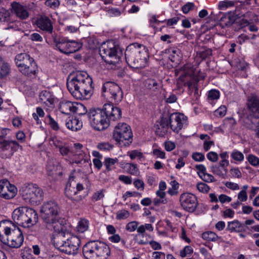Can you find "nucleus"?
Segmentation results:
<instances>
[{
  "mask_svg": "<svg viewBox=\"0 0 259 259\" xmlns=\"http://www.w3.org/2000/svg\"><path fill=\"white\" fill-rule=\"evenodd\" d=\"M192 158L195 161L197 162H201L203 161L205 157L203 154L199 152H194L192 155Z\"/></svg>",
  "mask_w": 259,
  "mask_h": 259,
  "instance_id": "nucleus-58",
  "label": "nucleus"
},
{
  "mask_svg": "<svg viewBox=\"0 0 259 259\" xmlns=\"http://www.w3.org/2000/svg\"><path fill=\"white\" fill-rule=\"evenodd\" d=\"M19 192L23 200L31 205H38L44 199L43 190L35 184L25 183L20 188Z\"/></svg>",
  "mask_w": 259,
  "mask_h": 259,
  "instance_id": "nucleus-8",
  "label": "nucleus"
},
{
  "mask_svg": "<svg viewBox=\"0 0 259 259\" xmlns=\"http://www.w3.org/2000/svg\"><path fill=\"white\" fill-rule=\"evenodd\" d=\"M248 106L252 112H256L259 113V98H253L249 101Z\"/></svg>",
  "mask_w": 259,
  "mask_h": 259,
  "instance_id": "nucleus-37",
  "label": "nucleus"
},
{
  "mask_svg": "<svg viewBox=\"0 0 259 259\" xmlns=\"http://www.w3.org/2000/svg\"><path fill=\"white\" fill-rule=\"evenodd\" d=\"M180 205L186 211L189 212H194L198 206L197 197L190 193H184L179 198Z\"/></svg>",
  "mask_w": 259,
  "mask_h": 259,
  "instance_id": "nucleus-14",
  "label": "nucleus"
},
{
  "mask_svg": "<svg viewBox=\"0 0 259 259\" xmlns=\"http://www.w3.org/2000/svg\"><path fill=\"white\" fill-rule=\"evenodd\" d=\"M19 70L24 75L28 76L35 75L38 71V68L36 63L33 60L28 64H24Z\"/></svg>",
  "mask_w": 259,
  "mask_h": 259,
  "instance_id": "nucleus-23",
  "label": "nucleus"
},
{
  "mask_svg": "<svg viewBox=\"0 0 259 259\" xmlns=\"http://www.w3.org/2000/svg\"><path fill=\"white\" fill-rule=\"evenodd\" d=\"M88 110L86 107L81 103L74 102L73 112L79 115H83L87 113Z\"/></svg>",
  "mask_w": 259,
  "mask_h": 259,
  "instance_id": "nucleus-35",
  "label": "nucleus"
},
{
  "mask_svg": "<svg viewBox=\"0 0 259 259\" xmlns=\"http://www.w3.org/2000/svg\"><path fill=\"white\" fill-rule=\"evenodd\" d=\"M25 207H20L15 209L12 213V219L18 225L23 226Z\"/></svg>",
  "mask_w": 259,
  "mask_h": 259,
  "instance_id": "nucleus-25",
  "label": "nucleus"
},
{
  "mask_svg": "<svg viewBox=\"0 0 259 259\" xmlns=\"http://www.w3.org/2000/svg\"><path fill=\"white\" fill-rule=\"evenodd\" d=\"M83 188L82 184L80 183L76 185L68 183L65 189V195L73 201L79 202L84 197L80 194Z\"/></svg>",
  "mask_w": 259,
  "mask_h": 259,
  "instance_id": "nucleus-16",
  "label": "nucleus"
},
{
  "mask_svg": "<svg viewBox=\"0 0 259 259\" xmlns=\"http://www.w3.org/2000/svg\"><path fill=\"white\" fill-rule=\"evenodd\" d=\"M234 3L232 1H222L219 3L218 7L220 10H224L229 7L233 6Z\"/></svg>",
  "mask_w": 259,
  "mask_h": 259,
  "instance_id": "nucleus-49",
  "label": "nucleus"
},
{
  "mask_svg": "<svg viewBox=\"0 0 259 259\" xmlns=\"http://www.w3.org/2000/svg\"><path fill=\"white\" fill-rule=\"evenodd\" d=\"M60 154L62 156H68L70 153H74V152L71 151L68 144L66 143L59 149Z\"/></svg>",
  "mask_w": 259,
  "mask_h": 259,
  "instance_id": "nucleus-48",
  "label": "nucleus"
},
{
  "mask_svg": "<svg viewBox=\"0 0 259 259\" xmlns=\"http://www.w3.org/2000/svg\"><path fill=\"white\" fill-rule=\"evenodd\" d=\"M99 52L106 62L113 65L118 63L123 55L122 49L113 40L103 43L99 48Z\"/></svg>",
  "mask_w": 259,
  "mask_h": 259,
  "instance_id": "nucleus-9",
  "label": "nucleus"
},
{
  "mask_svg": "<svg viewBox=\"0 0 259 259\" xmlns=\"http://www.w3.org/2000/svg\"><path fill=\"white\" fill-rule=\"evenodd\" d=\"M130 215V212L125 209L119 210L116 213V219L117 220H125Z\"/></svg>",
  "mask_w": 259,
  "mask_h": 259,
  "instance_id": "nucleus-41",
  "label": "nucleus"
},
{
  "mask_svg": "<svg viewBox=\"0 0 259 259\" xmlns=\"http://www.w3.org/2000/svg\"><path fill=\"white\" fill-rule=\"evenodd\" d=\"M13 21L11 13L8 10L3 9L0 11V22L10 23Z\"/></svg>",
  "mask_w": 259,
  "mask_h": 259,
  "instance_id": "nucleus-32",
  "label": "nucleus"
},
{
  "mask_svg": "<svg viewBox=\"0 0 259 259\" xmlns=\"http://www.w3.org/2000/svg\"><path fill=\"white\" fill-rule=\"evenodd\" d=\"M9 222H0V240L12 248H19L23 244L24 237L20 229Z\"/></svg>",
  "mask_w": 259,
  "mask_h": 259,
  "instance_id": "nucleus-6",
  "label": "nucleus"
},
{
  "mask_svg": "<svg viewBox=\"0 0 259 259\" xmlns=\"http://www.w3.org/2000/svg\"><path fill=\"white\" fill-rule=\"evenodd\" d=\"M0 69V78L3 79L9 75L10 72V67L9 64L5 62L1 63Z\"/></svg>",
  "mask_w": 259,
  "mask_h": 259,
  "instance_id": "nucleus-34",
  "label": "nucleus"
},
{
  "mask_svg": "<svg viewBox=\"0 0 259 259\" xmlns=\"http://www.w3.org/2000/svg\"><path fill=\"white\" fill-rule=\"evenodd\" d=\"M231 157L237 161L241 162L244 160V155L243 153L237 150H234L231 154Z\"/></svg>",
  "mask_w": 259,
  "mask_h": 259,
  "instance_id": "nucleus-43",
  "label": "nucleus"
},
{
  "mask_svg": "<svg viewBox=\"0 0 259 259\" xmlns=\"http://www.w3.org/2000/svg\"><path fill=\"white\" fill-rule=\"evenodd\" d=\"M169 126V121L168 117L162 116L155 126L156 134L159 137H164L168 133Z\"/></svg>",
  "mask_w": 259,
  "mask_h": 259,
  "instance_id": "nucleus-20",
  "label": "nucleus"
},
{
  "mask_svg": "<svg viewBox=\"0 0 259 259\" xmlns=\"http://www.w3.org/2000/svg\"><path fill=\"white\" fill-rule=\"evenodd\" d=\"M65 124L67 128L72 131H77L80 130L82 126V122L77 118L69 119L66 122Z\"/></svg>",
  "mask_w": 259,
  "mask_h": 259,
  "instance_id": "nucleus-31",
  "label": "nucleus"
},
{
  "mask_svg": "<svg viewBox=\"0 0 259 259\" xmlns=\"http://www.w3.org/2000/svg\"><path fill=\"white\" fill-rule=\"evenodd\" d=\"M59 207L55 202L44 203L40 208V217L43 226L50 231H60L64 227V220L59 216Z\"/></svg>",
  "mask_w": 259,
  "mask_h": 259,
  "instance_id": "nucleus-3",
  "label": "nucleus"
},
{
  "mask_svg": "<svg viewBox=\"0 0 259 259\" xmlns=\"http://www.w3.org/2000/svg\"><path fill=\"white\" fill-rule=\"evenodd\" d=\"M82 252L87 259H106L110 254V249L105 243L94 240L83 245Z\"/></svg>",
  "mask_w": 259,
  "mask_h": 259,
  "instance_id": "nucleus-7",
  "label": "nucleus"
},
{
  "mask_svg": "<svg viewBox=\"0 0 259 259\" xmlns=\"http://www.w3.org/2000/svg\"><path fill=\"white\" fill-rule=\"evenodd\" d=\"M61 165L57 161L50 159L47 162V169L49 175H57V171L60 169Z\"/></svg>",
  "mask_w": 259,
  "mask_h": 259,
  "instance_id": "nucleus-28",
  "label": "nucleus"
},
{
  "mask_svg": "<svg viewBox=\"0 0 259 259\" xmlns=\"http://www.w3.org/2000/svg\"><path fill=\"white\" fill-rule=\"evenodd\" d=\"M39 99L41 102L47 106L53 105L54 97L51 92L48 91H42L39 94Z\"/></svg>",
  "mask_w": 259,
  "mask_h": 259,
  "instance_id": "nucleus-27",
  "label": "nucleus"
},
{
  "mask_svg": "<svg viewBox=\"0 0 259 259\" xmlns=\"http://www.w3.org/2000/svg\"><path fill=\"white\" fill-rule=\"evenodd\" d=\"M33 58L26 53H20L17 55L15 58V63L19 69L24 64H28L30 61H33Z\"/></svg>",
  "mask_w": 259,
  "mask_h": 259,
  "instance_id": "nucleus-26",
  "label": "nucleus"
},
{
  "mask_svg": "<svg viewBox=\"0 0 259 259\" xmlns=\"http://www.w3.org/2000/svg\"><path fill=\"white\" fill-rule=\"evenodd\" d=\"M133 133L130 125L118 123L113 132V139L121 146H129L133 142Z\"/></svg>",
  "mask_w": 259,
  "mask_h": 259,
  "instance_id": "nucleus-10",
  "label": "nucleus"
},
{
  "mask_svg": "<svg viewBox=\"0 0 259 259\" xmlns=\"http://www.w3.org/2000/svg\"><path fill=\"white\" fill-rule=\"evenodd\" d=\"M35 24L42 31L52 34V36H56V33L54 31L53 20L51 17L44 15H40L37 17Z\"/></svg>",
  "mask_w": 259,
  "mask_h": 259,
  "instance_id": "nucleus-17",
  "label": "nucleus"
},
{
  "mask_svg": "<svg viewBox=\"0 0 259 259\" xmlns=\"http://www.w3.org/2000/svg\"><path fill=\"white\" fill-rule=\"evenodd\" d=\"M57 233L53 239L54 246L60 251L69 254H75L78 252L81 244L79 238L72 235L62 227V230Z\"/></svg>",
  "mask_w": 259,
  "mask_h": 259,
  "instance_id": "nucleus-4",
  "label": "nucleus"
},
{
  "mask_svg": "<svg viewBox=\"0 0 259 259\" xmlns=\"http://www.w3.org/2000/svg\"><path fill=\"white\" fill-rule=\"evenodd\" d=\"M104 190H101L94 193L92 196V199L93 201H97L104 197Z\"/></svg>",
  "mask_w": 259,
  "mask_h": 259,
  "instance_id": "nucleus-56",
  "label": "nucleus"
},
{
  "mask_svg": "<svg viewBox=\"0 0 259 259\" xmlns=\"http://www.w3.org/2000/svg\"><path fill=\"white\" fill-rule=\"evenodd\" d=\"M38 220L37 212L33 208L25 207L23 227L29 228L35 225Z\"/></svg>",
  "mask_w": 259,
  "mask_h": 259,
  "instance_id": "nucleus-19",
  "label": "nucleus"
},
{
  "mask_svg": "<svg viewBox=\"0 0 259 259\" xmlns=\"http://www.w3.org/2000/svg\"><path fill=\"white\" fill-rule=\"evenodd\" d=\"M45 5L52 9H56L60 5V2L59 0H46Z\"/></svg>",
  "mask_w": 259,
  "mask_h": 259,
  "instance_id": "nucleus-53",
  "label": "nucleus"
},
{
  "mask_svg": "<svg viewBox=\"0 0 259 259\" xmlns=\"http://www.w3.org/2000/svg\"><path fill=\"white\" fill-rule=\"evenodd\" d=\"M249 163L252 166L257 167L259 166V158L253 154H249L247 157Z\"/></svg>",
  "mask_w": 259,
  "mask_h": 259,
  "instance_id": "nucleus-45",
  "label": "nucleus"
},
{
  "mask_svg": "<svg viewBox=\"0 0 259 259\" xmlns=\"http://www.w3.org/2000/svg\"><path fill=\"white\" fill-rule=\"evenodd\" d=\"M230 171L232 177L233 178H240L241 177V172L237 167L231 168Z\"/></svg>",
  "mask_w": 259,
  "mask_h": 259,
  "instance_id": "nucleus-64",
  "label": "nucleus"
},
{
  "mask_svg": "<svg viewBox=\"0 0 259 259\" xmlns=\"http://www.w3.org/2000/svg\"><path fill=\"white\" fill-rule=\"evenodd\" d=\"M194 7V3L189 2L182 7V10L184 14H187Z\"/></svg>",
  "mask_w": 259,
  "mask_h": 259,
  "instance_id": "nucleus-63",
  "label": "nucleus"
},
{
  "mask_svg": "<svg viewBox=\"0 0 259 259\" xmlns=\"http://www.w3.org/2000/svg\"><path fill=\"white\" fill-rule=\"evenodd\" d=\"M117 161L118 159L117 158H106L104 161V165L108 171H110L112 169L111 166L114 165Z\"/></svg>",
  "mask_w": 259,
  "mask_h": 259,
  "instance_id": "nucleus-42",
  "label": "nucleus"
},
{
  "mask_svg": "<svg viewBox=\"0 0 259 259\" xmlns=\"http://www.w3.org/2000/svg\"><path fill=\"white\" fill-rule=\"evenodd\" d=\"M220 97V92L217 90H211L209 91L208 94V98L209 100H217Z\"/></svg>",
  "mask_w": 259,
  "mask_h": 259,
  "instance_id": "nucleus-51",
  "label": "nucleus"
},
{
  "mask_svg": "<svg viewBox=\"0 0 259 259\" xmlns=\"http://www.w3.org/2000/svg\"><path fill=\"white\" fill-rule=\"evenodd\" d=\"M53 38L55 43L56 48L64 54L74 53L82 47L81 43L75 40H70L64 38L58 40L56 36H54Z\"/></svg>",
  "mask_w": 259,
  "mask_h": 259,
  "instance_id": "nucleus-12",
  "label": "nucleus"
},
{
  "mask_svg": "<svg viewBox=\"0 0 259 259\" xmlns=\"http://www.w3.org/2000/svg\"><path fill=\"white\" fill-rule=\"evenodd\" d=\"M17 187L6 179L0 180V197L5 199L13 198L17 193Z\"/></svg>",
  "mask_w": 259,
  "mask_h": 259,
  "instance_id": "nucleus-18",
  "label": "nucleus"
},
{
  "mask_svg": "<svg viewBox=\"0 0 259 259\" xmlns=\"http://www.w3.org/2000/svg\"><path fill=\"white\" fill-rule=\"evenodd\" d=\"M107 12L111 17H116L121 15V12L118 8H112L109 9Z\"/></svg>",
  "mask_w": 259,
  "mask_h": 259,
  "instance_id": "nucleus-61",
  "label": "nucleus"
},
{
  "mask_svg": "<svg viewBox=\"0 0 259 259\" xmlns=\"http://www.w3.org/2000/svg\"><path fill=\"white\" fill-rule=\"evenodd\" d=\"M200 177L205 182L209 183L215 181V179L213 176L210 174H209L205 172L203 174L201 175Z\"/></svg>",
  "mask_w": 259,
  "mask_h": 259,
  "instance_id": "nucleus-57",
  "label": "nucleus"
},
{
  "mask_svg": "<svg viewBox=\"0 0 259 259\" xmlns=\"http://www.w3.org/2000/svg\"><path fill=\"white\" fill-rule=\"evenodd\" d=\"M127 165H128V171L130 174L134 176L138 175L139 171L136 164L134 163H128Z\"/></svg>",
  "mask_w": 259,
  "mask_h": 259,
  "instance_id": "nucleus-54",
  "label": "nucleus"
},
{
  "mask_svg": "<svg viewBox=\"0 0 259 259\" xmlns=\"http://www.w3.org/2000/svg\"><path fill=\"white\" fill-rule=\"evenodd\" d=\"M193 252V249L191 246H186L180 251V256L183 258L190 257Z\"/></svg>",
  "mask_w": 259,
  "mask_h": 259,
  "instance_id": "nucleus-40",
  "label": "nucleus"
},
{
  "mask_svg": "<svg viewBox=\"0 0 259 259\" xmlns=\"http://www.w3.org/2000/svg\"><path fill=\"white\" fill-rule=\"evenodd\" d=\"M235 22V18L230 13L226 14L220 20V25L222 28L230 26Z\"/></svg>",
  "mask_w": 259,
  "mask_h": 259,
  "instance_id": "nucleus-30",
  "label": "nucleus"
},
{
  "mask_svg": "<svg viewBox=\"0 0 259 259\" xmlns=\"http://www.w3.org/2000/svg\"><path fill=\"white\" fill-rule=\"evenodd\" d=\"M128 154L129 156L132 160L136 158L139 160H141L144 157L143 153L137 150L131 151L128 152Z\"/></svg>",
  "mask_w": 259,
  "mask_h": 259,
  "instance_id": "nucleus-46",
  "label": "nucleus"
},
{
  "mask_svg": "<svg viewBox=\"0 0 259 259\" xmlns=\"http://www.w3.org/2000/svg\"><path fill=\"white\" fill-rule=\"evenodd\" d=\"M167 117L170 127L175 133H178L188 124L187 117L182 113H174Z\"/></svg>",
  "mask_w": 259,
  "mask_h": 259,
  "instance_id": "nucleus-15",
  "label": "nucleus"
},
{
  "mask_svg": "<svg viewBox=\"0 0 259 259\" xmlns=\"http://www.w3.org/2000/svg\"><path fill=\"white\" fill-rule=\"evenodd\" d=\"M120 108L115 107L111 103H106L102 109L90 110L88 117L92 126L96 130L103 131L107 128L112 121H116L121 117Z\"/></svg>",
  "mask_w": 259,
  "mask_h": 259,
  "instance_id": "nucleus-1",
  "label": "nucleus"
},
{
  "mask_svg": "<svg viewBox=\"0 0 259 259\" xmlns=\"http://www.w3.org/2000/svg\"><path fill=\"white\" fill-rule=\"evenodd\" d=\"M89 222L87 220L81 219L78 223L77 230L80 233H83L89 228Z\"/></svg>",
  "mask_w": 259,
  "mask_h": 259,
  "instance_id": "nucleus-38",
  "label": "nucleus"
},
{
  "mask_svg": "<svg viewBox=\"0 0 259 259\" xmlns=\"http://www.w3.org/2000/svg\"><path fill=\"white\" fill-rule=\"evenodd\" d=\"M52 142L53 144L56 147V148L58 149L62 146H64L65 144H66V143L64 141L57 138H54L52 140Z\"/></svg>",
  "mask_w": 259,
  "mask_h": 259,
  "instance_id": "nucleus-60",
  "label": "nucleus"
},
{
  "mask_svg": "<svg viewBox=\"0 0 259 259\" xmlns=\"http://www.w3.org/2000/svg\"><path fill=\"white\" fill-rule=\"evenodd\" d=\"M74 105V102L63 100L60 103L59 110L62 113L67 115L73 112Z\"/></svg>",
  "mask_w": 259,
  "mask_h": 259,
  "instance_id": "nucleus-29",
  "label": "nucleus"
},
{
  "mask_svg": "<svg viewBox=\"0 0 259 259\" xmlns=\"http://www.w3.org/2000/svg\"><path fill=\"white\" fill-rule=\"evenodd\" d=\"M144 85L146 89L150 93L157 95L160 91L161 84L159 81L155 79L148 78L145 81Z\"/></svg>",
  "mask_w": 259,
  "mask_h": 259,
  "instance_id": "nucleus-22",
  "label": "nucleus"
},
{
  "mask_svg": "<svg viewBox=\"0 0 259 259\" xmlns=\"http://www.w3.org/2000/svg\"><path fill=\"white\" fill-rule=\"evenodd\" d=\"M206 156L207 159L212 162H215L218 160V155L215 152L210 151L208 152Z\"/></svg>",
  "mask_w": 259,
  "mask_h": 259,
  "instance_id": "nucleus-59",
  "label": "nucleus"
},
{
  "mask_svg": "<svg viewBox=\"0 0 259 259\" xmlns=\"http://www.w3.org/2000/svg\"><path fill=\"white\" fill-rule=\"evenodd\" d=\"M199 81V78H192L191 80H188L184 83L185 86H187L190 89H195V91H197V89L196 85L198 82Z\"/></svg>",
  "mask_w": 259,
  "mask_h": 259,
  "instance_id": "nucleus-44",
  "label": "nucleus"
},
{
  "mask_svg": "<svg viewBox=\"0 0 259 259\" xmlns=\"http://www.w3.org/2000/svg\"><path fill=\"white\" fill-rule=\"evenodd\" d=\"M102 96L107 100L120 102L123 98V93L120 87L114 82L107 81L102 88Z\"/></svg>",
  "mask_w": 259,
  "mask_h": 259,
  "instance_id": "nucleus-11",
  "label": "nucleus"
},
{
  "mask_svg": "<svg viewBox=\"0 0 259 259\" xmlns=\"http://www.w3.org/2000/svg\"><path fill=\"white\" fill-rule=\"evenodd\" d=\"M11 11L16 14L17 17L21 20H25L28 18L29 13L26 8L19 3L14 2L11 3Z\"/></svg>",
  "mask_w": 259,
  "mask_h": 259,
  "instance_id": "nucleus-21",
  "label": "nucleus"
},
{
  "mask_svg": "<svg viewBox=\"0 0 259 259\" xmlns=\"http://www.w3.org/2000/svg\"><path fill=\"white\" fill-rule=\"evenodd\" d=\"M67 88L77 99H87L93 91L92 78L84 71H77L70 74L67 80Z\"/></svg>",
  "mask_w": 259,
  "mask_h": 259,
  "instance_id": "nucleus-2",
  "label": "nucleus"
},
{
  "mask_svg": "<svg viewBox=\"0 0 259 259\" xmlns=\"http://www.w3.org/2000/svg\"><path fill=\"white\" fill-rule=\"evenodd\" d=\"M113 147V146L109 143H99L97 146V148L102 151H110Z\"/></svg>",
  "mask_w": 259,
  "mask_h": 259,
  "instance_id": "nucleus-50",
  "label": "nucleus"
},
{
  "mask_svg": "<svg viewBox=\"0 0 259 259\" xmlns=\"http://www.w3.org/2000/svg\"><path fill=\"white\" fill-rule=\"evenodd\" d=\"M48 118V122L51 128L54 131H58L59 129V126L58 123L51 117L50 114L47 116Z\"/></svg>",
  "mask_w": 259,
  "mask_h": 259,
  "instance_id": "nucleus-47",
  "label": "nucleus"
},
{
  "mask_svg": "<svg viewBox=\"0 0 259 259\" xmlns=\"http://www.w3.org/2000/svg\"><path fill=\"white\" fill-rule=\"evenodd\" d=\"M201 236L203 239L208 241L214 242L216 241L219 238V236L217 235V234L212 231L205 232L202 234Z\"/></svg>",
  "mask_w": 259,
  "mask_h": 259,
  "instance_id": "nucleus-36",
  "label": "nucleus"
},
{
  "mask_svg": "<svg viewBox=\"0 0 259 259\" xmlns=\"http://www.w3.org/2000/svg\"><path fill=\"white\" fill-rule=\"evenodd\" d=\"M138 223L137 222H131L126 224L125 228L126 230L130 232H132L135 231L138 228Z\"/></svg>",
  "mask_w": 259,
  "mask_h": 259,
  "instance_id": "nucleus-55",
  "label": "nucleus"
},
{
  "mask_svg": "<svg viewBox=\"0 0 259 259\" xmlns=\"http://www.w3.org/2000/svg\"><path fill=\"white\" fill-rule=\"evenodd\" d=\"M170 53L169 59L172 62L178 63L181 59L180 50L177 48L172 49L169 51Z\"/></svg>",
  "mask_w": 259,
  "mask_h": 259,
  "instance_id": "nucleus-33",
  "label": "nucleus"
},
{
  "mask_svg": "<svg viewBox=\"0 0 259 259\" xmlns=\"http://www.w3.org/2000/svg\"><path fill=\"white\" fill-rule=\"evenodd\" d=\"M227 108L225 106H221L215 111V114L220 117H223L226 115Z\"/></svg>",
  "mask_w": 259,
  "mask_h": 259,
  "instance_id": "nucleus-62",
  "label": "nucleus"
},
{
  "mask_svg": "<svg viewBox=\"0 0 259 259\" xmlns=\"http://www.w3.org/2000/svg\"><path fill=\"white\" fill-rule=\"evenodd\" d=\"M222 167L218 165H213L211 166V171L214 174L216 175L223 179H225L226 177V175L227 173H225V171H224L222 170Z\"/></svg>",
  "mask_w": 259,
  "mask_h": 259,
  "instance_id": "nucleus-39",
  "label": "nucleus"
},
{
  "mask_svg": "<svg viewBox=\"0 0 259 259\" xmlns=\"http://www.w3.org/2000/svg\"><path fill=\"white\" fill-rule=\"evenodd\" d=\"M247 227H244V224L238 220H234L228 223L226 230L230 232H242L246 231Z\"/></svg>",
  "mask_w": 259,
  "mask_h": 259,
  "instance_id": "nucleus-24",
  "label": "nucleus"
},
{
  "mask_svg": "<svg viewBox=\"0 0 259 259\" xmlns=\"http://www.w3.org/2000/svg\"><path fill=\"white\" fill-rule=\"evenodd\" d=\"M124 53L125 60L131 67L141 69L147 65L149 54L144 45L138 43L130 44Z\"/></svg>",
  "mask_w": 259,
  "mask_h": 259,
  "instance_id": "nucleus-5",
  "label": "nucleus"
},
{
  "mask_svg": "<svg viewBox=\"0 0 259 259\" xmlns=\"http://www.w3.org/2000/svg\"><path fill=\"white\" fill-rule=\"evenodd\" d=\"M197 189L198 190L202 193H207L209 190V186L204 183H198L197 185Z\"/></svg>",
  "mask_w": 259,
  "mask_h": 259,
  "instance_id": "nucleus-52",
  "label": "nucleus"
},
{
  "mask_svg": "<svg viewBox=\"0 0 259 259\" xmlns=\"http://www.w3.org/2000/svg\"><path fill=\"white\" fill-rule=\"evenodd\" d=\"M22 149L17 142L4 139L3 136H0V157L3 159H10L19 148Z\"/></svg>",
  "mask_w": 259,
  "mask_h": 259,
  "instance_id": "nucleus-13",
  "label": "nucleus"
}]
</instances>
